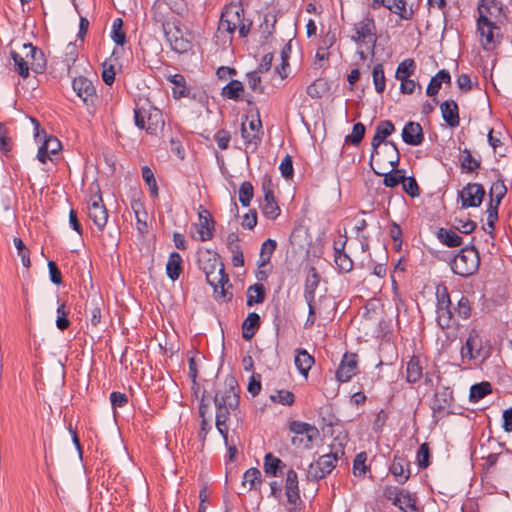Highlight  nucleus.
<instances>
[{
	"label": "nucleus",
	"mask_w": 512,
	"mask_h": 512,
	"mask_svg": "<svg viewBox=\"0 0 512 512\" xmlns=\"http://www.w3.org/2000/svg\"><path fill=\"white\" fill-rule=\"evenodd\" d=\"M237 381L233 376L225 379V386L223 390H219L214 398L216 406V427L219 433L223 436L225 444H228V427L226 425L230 411L237 408L239 403V396L236 393Z\"/></svg>",
	"instance_id": "1"
},
{
	"label": "nucleus",
	"mask_w": 512,
	"mask_h": 512,
	"mask_svg": "<svg viewBox=\"0 0 512 512\" xmlns=\"http://www.w3.org/2000/svg\"><path fill=\"white\" fill-rule=\"evenodd\" d=\"M252 26V22L245 20L244 9L240 3H230L225 6L218 24V32L233 34L238 29L239 36L245 38Z\"/></svg>",
	"instance_id": "2"
},
{
	"label": "nucleus",
	"mask_w": 512,
	"mask_h": 512,
	"mask_svg": "<svg viewBox=\"0 0 512 512\" xmlns=\"http://www.w3.org/2000/svg\"><path fill=\"white\" fill-rule=\"evenodd\" d=\"M200 269L205 273L208 284L213 288L217 298H225L224 285L228 283L229 277L224 272L223 264L216 255L209 256L207 262L199 261Z\"/></svg>",
	"instance_id": "3"
},
{
	"label": "nucleus",
	"mask_w": 512,
	"mask_h": 512,
	"mask_svg": "<svg viewBox=\"0 0 512 512\" xmlns=\"http://www.w3.org/2000/svg\"><path fill=\"white\" fill-rule=\"evenodd\" d=\"M480 257L474 246L464 247L451 262L452 271L459 276L469 277L479 269Z\"/></svg>",
	"instance_id": "4"
},
{
	"label": "nucleus",
	"mask_w": 512,
	"mask_h": 512,
	"mask_svg": "<svg viewBox=\"0 0 512 512\" xmlns=\"http://www.w3.org/2000/svg\"><path fill=\"white\" fill-rule=\"evenodd\" d=\"M400 162V153L393 141H386L384 145L372 148V154L370 157V166L375 168V163L378 170H394Z\"/></svg>",
	"instance_id": "5"
},
{
	"label": "nucleus",
	"mask_w": 512,
	"mask_h": 512,
	"mask_svg": "<svg viewBox=\"0 0 512 512\" xmlns=\"http://www.w3.org/2000/svg\"><path fill=\"white\" fill-rule=\"evenodd\" d=\"M165 38L172 50L182 54L187 53L192 48L191 33L180 23L166 24L163 29Z\"/></svg>",
	"instance_id": "6"
},
{
	"label": "nucleus",
	"mask_w": 512,
	"mask_h": 512,
	"mask_svg": "<svg viewBox=\"0 0 512 512\" xmlns=\"http://www.w3.org/2000/svg\"><path fill=\"white\" fill-rule=\"evenodd\" d=\"M343 454L342 449H337L334 452L320 456L317 461L309 465L307 470L308 480L318 481L325 478L336 467L339 455Z\"/></svg>",
	"instance_id": "7"
},
{
	"label": "nucleus",
	"mask_w": 512,
	"mask_h": 512,
	"mask_svg": "<svg viewBox=\"0 0 512 512\" xmlns=\"http://www.w3.org/2000/svg\"><path fill=\"white\" fill-rule=\"evenodd\" d=\"M351 40L357 43L359 47L363 44L370 45L372 53H374L376 37L375 21L372 17L366 16L354 24Z\"/></svg>",
	"instance_id": "8"
},
{
	"label": "nucleus",
	"mask_w": 512,
	"mask_h": 512,
	"mask_svg": "<svg viewBox=\"0 0 512 512\" xmlns=\"http://www.w3.org/2000/svg\"><path fill=\"white\" fill-rule=\"evenodd\" d=\"M91 195L88 202V216L99 230H103L108 220V213L103 205V200L98 184H92L90 187Z\"/></svg>",
	"instance_id": "9"
},
{
	"label": "nucleus",
	"mask_w": 512,
	"mask_h": 512,
	"mask_svg": "<svg viewBox=\"0 0 512 512\" xmlns=\"http://www.w3.org/2000/svg\"><path fill=\"white\" fill-rule=\"evenodd\" d=\"M488 356V351L483 346V341L480 333L476 329H472L461 348V358L464 362L467 360H475L478 358L485 359Z\"/></svg>",
	"instance_id": "10"
},
{
	"label": "nucleus",
	"mask_w": 512,
	"mask_h": 512,
	"mask_svg": "<svg viewBox=\"0 0 512 512\" xmlns=\"http://www.w3.org/2000/svg\"><path fill=\"white\" fill-rule=\"evenodd\" d=\"M437 323L442 330L448 329L453 324L451 300L446 287L437 289Z\"/></svg>",
	"instance_id": "11"
},
{
	"label": "nucleus",
	"mask_w": 512,
	"mask_h": 512,
	"mask_svg": "<svg viewBox=\"0 0 512 512\" xmlns=\"http://www.w3.org/2000/svg\"><path fill=\"white\" fill-rule=\"evenodd\" d=\"M73 90L88 108H93L98 100L93 83L86 77H76L72 82Z\"/></svg>",
	"instance_id": "12"
},
{
	"label": "nucleus",
	"mask_w": 512,
	"mask_h": 512,
	"mask_svg": "<svg viewBox=\"0 0 512 512\" xmlns=\"http://www.w3.org/2000/svg\"><path fill=\"white\" fill-rule=\"evenodd\" d=\"M485 189L481 184L468 183L459 192L462 208L479 207L484 199Z\"/></svg>",
	"instance_id": "13"
},
{
	"label": "nucleus",
	"mask_w": 512,
	"mask_h": 512,
	"mask_svg": "<svg viewBox=\"0 0 512 512\" xmlns=\"http://www.w3.org/2000/svg\"><path fill=\"white\" fill-rule=\"evenodd\" d=\"M22 52L28 72L32 70L35 73H42L46 67V60L43 52L31 43L22 45Z\"/></svg>",
	"instance_id": "14"
},
{
	"label": "nucleus",
	"mask_w": 512,
	"mask_h": 512,
	"mask_svg": "<svg viewBox=\"0 0 512 512\" xmlns=\"http://www.w3.org/2000/svg\"><path fill=\"white\" fill-rule=\"evenodd\" d=\"M264 199L260 204L262 214L271 220L276 219L280 215V208L274 198L271 179H265L262 183Z\"/></svg>",
	"instance_id": "15"
},
{
	"label": "nucleus",
	"mask_w": 512,
	"mask_h": 512,
	"mask_svg": "<svg viewBox=\"0 0 512 512\" xmlns=\"http://www.w3.org/2000/svg\"><path fill=\"white\" fill-rule=\"evenodd\" d=\"M261 128L262 123L260 118L251 120L248 126L246 122L241 124V136L247 148H251L252 150L257 149L261 142Z\"/></svg>",
	"instance_id": "16"
},
{
	"label": "nucleus",
	"mask_w": 512,
	"mask_h": 512,
	"mask_svg": "<svg viewBox=\"0 0 512 512\" xmlns=\"http://www.w3.org/2000/svg\"><path fill=\"white\" fill-rule=\"evenodd\" d=\"M498 29L494 22L482 16L477 19V30L481 36V44L485 50H491L496 45L494 30Z\"/></svg>",
	"instance_id": "17"
},
{
	"label": "nucleus",
	"mask_w": 512,
	"mask_h": 512,
	"mask_svg": "<svg viewBox=\"0 0 512 512\" xmlns=\"http://www.w3.org/2000/svg\"><path fill=\"white\" fill-rule=\"evenodd\" d=\"M152 15L153 19L162 25V29H165L166 24L172 25L174 22L179 21L162 0H156L152 7Z\"/></svg>",
	"instance_id": "18"
},
{
	"label": "nucleus",
	"mask_w": 512,
	"mask_h": 512,
	"mask_svg": "<svg viewBox=\"0 0 512 512\" xmlns=\"http://www.w3.org/2000/svg\"><path fill=\"white\" fill-rule=\"evenodd\" d=\"M357 370V360L355 354H345L337 371L336 378L340 382H348Z\"/></svg>",
	"instance_id": "19"
},
{
	"label": "nucleus",
	"mask_w": 512,
	"mask_h": 512,
	"mask_svg": "<svg viewBox=\"0 0 512 512\" xmlns=\"http://www.w3.org/2000/svg\"><path fill=\"white\" fill-rule=\"evenodd\" d=\"M403 141L411 146H418L424 141V134L419 123L410 121L402 130Z\"/></svg>",
	"instance_id": "20"
},
{
	"label": "nucleus",
	"mask_w": 512,
	"mask_h": 512,
	"mask_svg": "<svg viewBox=\"0 0 512 512\" xmlns=\"http://www.w3.org/2000/svg\"><path fill=\"white\" fill-rule=\"evenodd\" d=\"M285 494L289 504L296 505L300 501L298 476L293 469H290L287 472Z\"/></svg>",
	"instance_id": "21"
},
{
	"label": "nucleus",
	"mask_w": 512,
	"mask_h": 512,
	"mask_svg": "<svg viewBox=\"0 0 512 512\" xmlns=\"http://www.w3.org/2000/svg\"><path fill=\"white\" fill-rule=\"evenodd\" d=\"M409 462L404 458L395 455L393 463L390 466V472L395 477L396 481L400 484H404L410 477Z\"/></svg>",
	"instance_id": "22"
},
{
	"label": "nucleus",
	"mask_w": 512,
	"mask_h": 512,
	"mask_svg": "<svg viewBox=\"0 0 512 512\" xmlns=\"http://www.w3.org/2000/svg\"><path fill=\"white\" fill-rule=\"evenodd\" d=\"M444 121L452 128L460 123L458 105L454 100H446L440 105Z\"/></svg>",
	"instance_id": "23"
},
{
	"label": "nucleus",
	"mask_w": 512,
	"mask_h": 512,
	"mask_svg": "<svg viewBox=\"0 0 512 512\" xmlns=\"http://www.w3.org/2000/svg\"><path fill=\"white\" fill-rule=\"evenodd\" d=\"M395 131V126L390 120L380 121L376 126L375 135L372 138L371 146L372 148H377L378 146L384 145L387 141L386 138L390 136Z\"/></svg>",
	"instance_id": "24"
},
{
	"label": "nucleus",
	"mask_w": 512,
	"mask_h": 512,
	"mask_svg": "<svg viewBox=\"0 0 512 512\" xmlns=\"http://www.w3.org/2000/svg\"><path fill=\"white\" fill-rule=\"evenodd\" d=\"M320 283V275L317 272L315 267H310L306 280H305V288H304V298L307 303H314L315 301V291L318 288Z\"/></svg>",
	"instance_id": "25"
},
{
	"label": "nucleus",
	"mask_w": 512,
	"mask_h": 512,
	"mask_svg": "<svg viewBox=\"0 0 512 512\" xmlns=\"http://www.w3.org/2000/svg\"><path fill=\"white\" fill-rule=\"evenodd\" d=\"M214 229V221L207 210L199 212V240L204 242L212 239Z\"/></svg>",
	"instance_id": "26"
},
{
	"label": "nucleus",
	"mask_w": 512,
	"mask_h": 512,
	"mask_svg": "<svg viewBox=\"0 0 512 512\" xmlns=\"http://www.w3.org/2000/svg\"><path fill=\"white\" fill-rule=\"evenodd\" d=\"M452 401V391L448 388H444L442 391L437 392L432 404L434 414H441L447 411L450 408Z\"/></svg>",
	"instance_id": "27"
},
{
	"label": "nucleus",
	"mask_w": 512,
	"mask_h": 512,
	"mask_svg": "<svg viewBox=\"0 0 512 512\" xmlns=\"http://www.w3.org/2000/svg\"><path fill=\"white\" fill-rule=\"evenodd\" d=\"M314 362V357L311 356L305 349L298 348L295 350L294 363L298 371L303 376L308 375V372L311 369Z\"/></svg>",
	"instance_id": "28"
},
{
	"label": "nucleus",
	"mask_w": 512,
	"mask_h": 512,
	"mask_svg": "<svg viewBox=\"0 0 512 512\" xmlns=\"http://www.w3.org/2000/svg\"><path fill=\"white\" fill-rule=\"evenodd\" d=\"M373 171L377 175L384 176L383 184L389 188L396 187L397 185L402 183V181L404 180V170L397 169V167L394 170L388 169L386 171L378 170L377 168H373Z\"/></svg>",
	"instance_id": "29"
},
{
	"label": "nucleus",
	"mask_w": 512,
	"mask_h": 512,
	"mask_svg": "<svg viewBox=\"0 0 512 512\" xmlns=\"http://www.w3.org/2000/svg\"><path fill=\"white\" fill-rule=\"evenodd\" d=\"M259 327L260 316L255 312L249 313L242 323V337L247 341L251 340Z\"/></svg>",
	"instance_id": "30"
},
{
	"label": "nucleus",
	"mask_w": 512,
	"mask_h": 512,
	"mask_svg": "<svg viewBox=\"0 0 512 512\" xmlns=\"http://www.w3.org/2000/svg\"><path fill=\"white\" fill-rule=\"evenodd\" d=\"M442 83H451L450 73L445 69L440 70L434 77H432L426 89L427 95L430 97L435 96L439 92Z\"/></svg>",
	"instance_id": "31"
},
{
	"label": "nucleus",
	"mask_w": 512,
	"mask_h": 512,
	"mask_svg": "<svg viewBox=\"0 0 512 512\" xmlns=\"http://www.w3.org/2000/svg\"><path fill=\"white\" fill-rule=\"evenodd\" d=\"M182 257L177 252H172L168 258L166 264V273L167 276L172 280H177L182 273Z\"/></svg>",
	"instance_id": "32"
},
{
	"label": "nucleus",
	"mask_w": 512,
	"mask_h": 512,
	"mask_svg": "<svg viewBox=\"0 0 512 512\" xmlns=\"http://www.w3.org/2000/svg\"><path fill=\"white\" fill-rule=\"evenodd\" d=\"M167 79L174 85L172 88V94L175 99L189 96L190 90L186 86V80L183 75L173 74L167 76Z\"/></svg>",
	"instance_id": "33"
},
{
	"label": "nucleus",
	"mask_w": 512,
	"mask_h": 512,
	"mask_svg": "<svg viewBox=\"0 0 512 512\" xmlns=\"http://www.w3.org/2000/svg\"><path fill=\"white\" fill-rule=\"evenodd\" d=\"M247 306L251 307L254 304H261L265 300V287L263 284L256 283L247 289Z\"/></svg>",
	"instance_id": "34"
},
{
	"label": "nucleus",
	"mask_w": 512,
	"mask_h": 512,
	"mask_svg": "<svg viewBox=\"0 0 512 512\" xmlns=\"http://www.w3.org/2000/svg\"><path fill=\"white\" fill-rule=\"evenodd\" d=\"M437 238L442 244L448 247H458L462 244V238L451 229L439 228Z\"/></svg>",
	"instance_id": "35"
},
{
	"label": "nucleus",
	"mask_w": 512,
	"mask_h": 512,
	"mask_svg": "<svg viewBox=\"0 0 512 512\" xmlns=\"http://www.w3.org/2000/svg\"><path fill=\"white\" fill-rule=\"evenodd\" d=\"M406 374L407 381L410 383H416L421 379L423 375V368L422 365L420 364L419 357H411V359L407 363Z\"/></svg>",
	"instance_id": "36"
},
{
	"label": "nucleus",
	"mask_w": 512,
	"mask_h": 512,
	"mask_svg": "<svg viewBox=\"0 0 512 512\" xmlns=\"http://www.w3.org/2000/svg\"><path fill=\"white\" fill-rule=\"evenodd\" d=\"M381 3L392 13L399 15L402 19L408 20L412 16V13H409L406 10L405 0H381Z\"/></svg>",
	"instance_id": "37"
},
{
	"label": "nucleus",
	"mask_w": 512,
	"mask_h": 512,
	"mask_svg": "<svg viewBox=\"0 0 512 512\" xmlns=\"http://www.w3.org/2000/svg\"><path fill=\"white\" fill-rule=\"evenodd\" d=\"M101 298L93 297L86 303L85 311L90 315V322L93 326H97L101 320Z\"/></svg>",
	"instance_id": "38"
},
{
	"label": "nucleus",
	"mask_w": 512,
	"mask_h": 512,
	"mask_svg": "<svg viewBox=\"0 0 512 512\" xmlns=\"http://www.w3.org/2000/svg\"><path fill=\"white\" fill-rule=\"evenodd\" d=\"M399 499L400 502H398L397 505L399 509H401L404 512H418L416 506L417 498L414 494L402 489Z\"/></svg>",
	"instance_id": "39"
},
{
	"label": "nucleus",
	"mask_w": 512,
	"mask_h": 512,
	"mask_svg": "<svg viewBox=\"0 0 512 512\" xmlns=\"http://www.w3.org/2000/svg\"><path fill=\"white\" fill-rule=\"evenodd\" d=\"M244 92V86L242 82L238 80H232L227 85H225L222 89V96L231 99V100H239L241 98L242 93Z\"/></svg>",
	"instance_id": "40"
},
{
	"label": "nucleus",
	"mask_w": 512,
	"mask_h": 512,
	"mask_svg": "<svg viewBox=\"0 0 512 512\" xmlns=\"http://www.w3.org/2000/svg\"><path fill=\"white\" fill-rule=\"evenodd\" d=\"M277 243L273 239H267L262 243L258 267L263 268L270 262L271 256L276 249Z\"/></svg>",
	"instance_id": "41"
},
{
	"label": "nucleus",
	"mask_w": 512,
	"mask_h": 512,
	"mask_svg": "<svg viewBox=\"0 0 512 512\" xmlns=\"http://www.w3.org/2000/svg\"><path fill=\"white\" fill-rule=\"evenodd\" d=\"M261 482L262 475L260 470L257 468H250L243 475L242 486L243 488H246L247 484H249L247 490L250 491L252 489H257Z\"/></svg>",
	"instance_id": "42"
},
{
	"label": "nucleus",
	"mask_w": 512,
	"mask_h": 512,
	"mask_svg": "<svg viewBox=\"0 0 512 512\" xmlns=\"http://www.w3.org/2000/svg\"><path fill=\"white\" fill-rule=\"evenodd\" d=\"M492 391L491 384L489 382H481L474 384L470 388L469 399L471 402H478L485 396L490 394Z\"/></svg>",
	"instance_id": "43"
},
{
	"label": "nucleus",
	"mask_w": 512,
	"mask_h": 512,
	"mask_svg": "<svg viewBox=\"0 0 512 512\" xmlns=\"http://www.w3.org/2000/svg\"><path fill=\"white\" fill-rule=\"evenodd\" d=\"M501 8L499 7L496 0H481L478 5L479 17L485 16V18H489V16L497 15L500 12Z\"/></svg>",
	"instance_id": "44"
},
{
	"label": "nucleus",
	"mask_w": 512,
	"mask_h": 512,
	"mask_svg": "<svg viewBox=\"0 0 512 512\" xmlns=\"http://www.w3.org/2000/svg\"><path fill=\"white\" fill-rule=\"evenodd\" d=\"M415 68H416V65H415V62L413 59L408 58V59L403 60L401 63H399V65L397 67V70L395 73L396 79L400 80V79H404V78H409L410 76H412L414 74Z\"/></svg>",
	"instance_id": "45"
},
{
	"label": "nucleus",
	"mask_w": 512,
	"mask_h": 512,
	"mask_svg": "<svg viewBox=\"0 0 512 512\" xmlns=\"http://www.w3.org/2000/svg\"><path fill=\"white\" fill-rule=\"evenodd\" d=\"M111 38L117 45H124L126 43V34L123 30V20L116 18L112 24Z\"/></svg>",
	"instance_id": "46"
},
{
	"label": "nucleus",
	"mask_w": 512,
	"mask_h": 512,
	"mask_svg": "<svg viewBox=\"0 0 512 512\" xmlns=\"http://www.w3.org/2000/svg\"><path fill=\"white\" fill-rule=\"evenodd\" d=\"M366 128L363 123L358 122L354 124L352 133L345 137L346 143H351L354 146H358L364 138Z\"/></svg>",
	"instance_id": "47"
},
{
	"label": "nucleus",
	"mask_w": 512,
	"mask_h": 512,
	"mask_svg": "<svg viewBox=\"0 0 512 512\" xmlns=\"http://www.w3.org/2000/svg\"><path fill=\"white\" fill-rule=\"evenodd\" d=\"M462 153L461 167L463 171L471 173L480 167V161L473 158L468 149H464Z\"/></svg>",
	"instance_id": "48"
},
{
	"label": "nucleus",
	"mask_w": 512,
	"mask_h": 512,
	"mask_svg": "<svg viewBox=\"0 0 512 512\" xmlns=\"http://www.w3.org/2000/svg\"><path fill=\"white\" fill-rule=\"evenodd\" d=\"M11 57L14 61V67L17 73L22 78H27L29 76V72L27 69V64L25 63L24 56L22 50L20 52L11 51Z\"/></svg>",
	"instance_id": "49"
},
{
	"label": "nucleus",
	"mask_w": 512,
	"mask_h": 512,
	"mask_svg": "<svg viewBox=\"0 0 512 512\" xmlns=\"http://www.w3.org/2000/svg\"><path fill=\"white\" fill-rule=\"evenodd\" d=\"M372 76H373L375 90L379 94L383 93L386 85H385L384 69H383L382 64H376L373 67Z\"/></svg>",
	"instance_id": "50"
},
{
	"label": "nucleus",
	"mask_w": 512,
	"mask_h": 512,
	"mask_svg": "<svg viewBox=\"0 0 512 512\" xmlns=\"http://www.w3.org/2000/svg\"><path fill=\"white\" fill-rule=\"evenodd\" d=\"M270 399L274 403H278L284 406H291L295 401V396L291 391L277 390L275 394L270 396Z\"/></svg>",
	"instance_id": "51"
},
{
	"label": "nucleus",
	"mask_w": 512,
	"mask_h": 512,
	"mask_svg": "<svg viewBox=\"0 0 512 512\" xmlns=\"http://www.w3.org/2000/svg\"><path fill=\"white\" fill-rule=\"evenodd\" d=\"M327 91V84L323 79H317L307 87V94L313 98H321Z\"/></svg>",
	"instance_id": "52"
},
{
	"label": "nucleus",
	"mask_w": 512,
	"mask_h": 512,
	"mask_svg": "<svg viewBox=\"0 0 512 512\" xmlns=\"http://www.w3.org/2000/svg\"><path fill=\"white\" fill-rule=\"evenodd\" d=\"M282 461L275 457L272 453H268L264 458V471L266 474L277 476L278 469Z\"/></svg>",
	"instance_id": "53"
},
{
	"label": "nucleus",
	"mask_w": 512,
	"mask_h": 512,
	"mask_svg": "<svg viewBox=\"0 0 512 512\" xmlns=\"http://www.w3.org/2000/svg\"><path fill=\"white\" fill-rule=\"evenodd\" d=\"M334 262L342 273H348L353 269V261L346 252L334 255Z\"/></svg>",
	"instance_id": "54"
},
{
	"label": "nucleus",
	"mask_w": 512,
	"mask_h": 512,
	"mask_svg": "<svg viewBox=\"0 0 512 512\" xmlns=\"http://www.w3.org/2000/svg\"><path fill=\"white\" fill-rule=\"evenodd\" d=\"M252 198L253 186L250 182L245 181L240 185L239 188V201L243 206L247 207L250 205Z\"/></svg>",
	"instance_id": "55"
},
{
	"label": "nucleus",
	"mask_w": 512,
	"mask_h": 512,
	"mask_svg": "<svg viewBox=\"0 0 512 512\" xmlns=\"http://www.w3.org/2000/svg\"><path fill=\"white\" fill-rule=\"evenodd\" d=\"M366 460L367 454L365 452H360L356 455L353 462V473L355 476L361 477L367 472Z\"/></svg>",
	"instance_id": "56"
},
{
	"label": "nucleus",
	"mask_w": 512,
	"mask_h": 512,
	"mask_svg": "<svg viewBox=\"0 0 512 512\" xmlns=\"http://www.w3.org/2000/svg\"><path fill=\"white\" fill-rule=\"evenodd\" d=\"M12 141L9 136V131L3 123L0 122V150L6 156L12 150Z\"/></svg>",
	"instance_id": "57"
},
{
	"label": "nucleus",
	"mask_w": 512,
	"mask_h": 512,
	"mask_svg": "<svg viewBox=\"0 0 512 512\" xmlns=\"http://www.w3.org/2000/svg\"><path fill=\"white\" fill-rule=\"evenodd\" d=\"M416 461L418 466L422 469H425L430 465V449L427 443L420 445L417 451Z\"/></svg>",
	"instance_id": "58"
},
{
	"label": "nucleus",
	"mask_w": 512,
	"mask_h": 512,
	"mask_svg": "<svg viewBox=\"0 0 512 512\" xmlns=\"http://www.w3.org/2000/svg\"><path fill=\"white\" fill-rule=\"evenodd\" d=\"M260 75L261 74L259 72L252 71L247 73L246 77L249 88L256 93L262 94L264 93V86L261 84L262 81Z\"/></svg>",
	"instance_id": "59"
},
{
	"label": "nucleus",
	"mask_w": 512,
	"mask_h": 512,
	"mask_svg": "<svg viewBox=\"0 0 512 512\" xmlns=\"http://www.w3.org/2000/svg\"><path fill=\"white\" fill-rule=\"evenodd\" d=\"M453 227L463 234H470L475 230L477 224L470 219L462 220L455 218L453 221Z\"/></svg>",
	"instance_id": "60"
},
{
	"label": "nucleus",
	"mask_w": 512,
	"mask_h": 512,
	"mask_svg": "<svg viewBox=\"0 0 512 512\" xmlns=\"http://www.w3.org/2000/svg\"><path fill=\"white\" fill-rule=\"evenodd\" d=\"M404 191L411 197H417L420 195L419 186L413 177L406 178L404 176V180L402 181Z\"/></svg>",
	"instance_id": "61"
},
{
	"label": "nucleus",
	"mask_w": 512,
	"mask_h": 512,
	"mask_svg": "<svg viewBox=\"0 0 512 512\" xmlns=\"http://www.w3.org/2000/svg\"><path fill=\"white\" fill-rule=\"evenodd\" d=\"M57 320H56V326L60 330H65L69 327L70 321L67 318L68 312L65 310V303L62 302L58 308H57Z\"/></svg>",
	"instance_id": "62"
},
{
	"label": "nucleus",
	"mask_w": 512,
	"mask_h": 512,
	"mask_svg": "<svg viewBox=\"0 0 512 512\" xmlns=\"http://www.w3.org/2000/svg\"><path fill=\"white\" fill-rule=\"evenodd\" d=\"M455 310L461 318H469L471 315V305L469 299L465 296H461V298L458 300L457 308Z\"/></svg>",
	"instance_id": "63"
},
{
	"label": "nucleus",
	"mask_w": 512,
	"mask_h": 512,
	"mask_svg": "<svg viewBox=\"0 0 512 512\" xmlns=\"http://www.w3.org/2000/svg\"><path fill=\"white\" fill-rule=\"evenodd\" d=\"M279 170L281 172V175L286 178L290 179L293 176L294 169H293V162L290 155H286L279 166Z\"/></svg>",
	"instance_id": "64"
}]
</instances>
